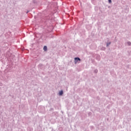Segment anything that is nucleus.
<instances>
[{"instance_id": "1", "label": "nucleus", "mask_w": 131, "mask_h": 131, "mask_svg": "<svg viewBox=\"0 0 131 131\" xmlns=\"http://www.w3.org/2000/svg\"><path fill=\"white\" fill-rule=\"evenodd\" d=\"M74 62L75 64H77L78 63H80V58H78V57H75L74 58Z\"/></svg>"}, {"instance_id": "2", "label": "nucleus", "mask_w": 131, "mask_h": 131, "mask_svg": "<svg viewBox=\"0 0 131 131\" xmlns=\"http://www.w3.org/2000/svg\"><path fill=\"white\" fill-rule=\"evenodd\" d=\"M47 50H48V47H47V46H44L43 50L45 51V52H47Z\"/></svg>"}, {"instance_id": "3", "label": "nucleus", "mask_w": 131, "mask_h": 131, "mask_svg": "<svg viewBox=\"0 0 131 131\" xmlns=\"http://www.w3.org/2000/svg\"><path fill=\"white\" fill-rule=\"evenodd\" d=\"M111 45V42H107L106 43V47H109Z\"/></svg>"}, {"instance_id": "7", "label": "nucleus", "mask_w": 131, "mask_h": 131, "mask_svg": "<svg viewBox=\"0 0 131 131\" xmlns=\"http://www.w3.org/2000/svg\"><path fill=\"white\" fill-rule=\"evenodd\" d=\"M108 3H109V4H111V3H112V0H108Z\"/></svg>"}, {"instance_id": "4", "label": "nucleus", "mask_w": 131, "mask_h": 131, "mask_svg": "<svg viewBox=\"0 0 131 131\" xmlns=\"http://www.w3.org/2000/svg\"><path fill=\"white\" fill-rule=\"evenodd\" d=\"M63 95V91H61L59 92V95L62 96Z\"/></svg>"}, {"instance_id": "5", "label": "nucleus", "mask_w": 131, "mask_h": 131, "mask_svg": "<svg viewBox=\"0 0 131 131\" xmlns=\"http://www.w3.org/2000/svg\"><path fill=\"white\" fill-rule=\"evenodd\" d=\"M127 44L128 45V46H131V42H129V41H128V42H127Z\"/></svg>"}, {"instance_id": "6", "label": "nucleus", "mask_w": 131, "mask_h": 131, "mask_svg": "<svg viewBox=\"0 0 131 131\" xmlns=\"http://www.w3.org/2000/svg\"><path fill=\"white\" fill-rule=\"evenodd\" d=\"M94 72L95 73H98V70L97 69L95 70Z\"/></svg>"}]
</instances>
